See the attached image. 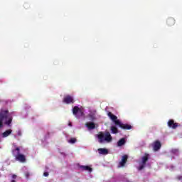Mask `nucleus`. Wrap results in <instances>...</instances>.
<instances>
[{
    "instance_id": "obj_1",
    "label": "nucleus",
    "mask_w": 182,
    "mask_h": 182,
    "mask_svg": "<svg viewBox=\"0 0 182 182\" xmlns=\"http://www.w3.org/2000/svg\"><path fill=\"white\" fill-rule=\"evenodd\" d=\"M107 116L114 123L115 126H119V127H120V129H122L123 130H132V129L133 128V127L130 124L122 123V122H120V119H117V116L113 114V113L110 112H108Z\"/></svg>"
},
{
    "instance_id": "obj_2",
    "label": "nucleus",
    "mask_w": 182,
    "mask_h": 182,
    "mask_svg": "<svg viewBox=\"0 0 182 182\" xmlns=\"http://www.w3.org/2000/svg\"><path fill=\"white\" fill-rule=\"evenodd\" d=\"M4 120H5V124L11 126L12 117H9V111L1 109L0 111V129H2L4 126Z\"/></svg>"
},
{
    "instance_id": "obj_3",
    "label": "nucleus",
    "mask_w": 182,
    "mask_h": 182,
    "mask_svg": "<svg viewBox=\"0 0 182 182\" xmlns=\"http://www.w3.org/2000/svg\"><path fill=\"white\" fill-rule=\"evenodd\" d=\"M97 139L99 143H105V141H107V143H110L112 140H113V137H112V135L110 134V132H107L105 134L101 132L97 135Z\"/></svg>"
},
{
    "instance_id": "obj_4",
    "label": "nucleus",
    "mask_w": 182,
    "mask_h": 182,
    "mask_svg": "<svg viewBox=\"0 0 182 182\" xmlns=\"http://www.w3.org/2000/svg\"><path fill=\"white\" fill-rule=\"evenodd\" d=\"M13 156H15L16 159L18 161H21V163H25L26 161V158L25 157V155L21 154V149L19 147H16L15 149H13L12 151Z\"/></svg>"
},
{
    "instance_id": "obj_5",
    "label": "nucleus",
    "mask_w": 182,
    "mask_h": 182,
    "mask_svg": "<svg viewBox=\"0 0 182 182\" xmlns=\"http://www.w3.org/2000/svg\"><path fill=\"white\" fill-rule=\"evenodd\" d=\"M73 114H74L77 119H80V117H82L85 114L82 109L79 108L77 106H75L73 108Z\"/></svg>"
},
{
    "instance_id": "obj_6",
    "label": "nucleus",
    "mask_w": 182,
    "mask_h": 182,
    "mask_svg": "<svg viewBox=\"0 0 182 182\" xmlns=\"http://www.w3.org/2000/svg\"><path fill=\"white\" fill-rule=\"evenodd\" d=\"M150 157V154L145 153L144 156H142L141 158V163L142 164L139 166V167L138 168V170L141 171L143 170V168H144L145 166H146V163H147V161H149V159Z\"/></svg>"
},
{
    "instance_id": "obj_7",
    "label": "nucleus",
    "mask_w": 182,
    "mask_h": 182,
    "mask_svg": "<svg viewBox=\"0 0 182 182\" xmlns=\"http://www.w3.org/2000/svg\"><path fill=\"white\" fill-rule=\"evenodd\" d=\"M63 102L65 105H70L75 103V99L71 95H66L64 97Z\"/></svg>"
},
{
    "instance_id": "obj_8",
    "label": "nucleus",
    "mask_w": 182,
    "mask_h": 182,
    "mask_svg": "<svg viewBox=\"0 0 182 182\" xmlns=\"http://www.w3.org/2000/svg\"><path fill=\"white\" fill-rule=\"evenodd\" d=\"M168 127H170L171 129H177V127H178V123H175L174 120L173 119H170L168 122Z\"/></svg>"
},
{
    "instance_id": "obj_9",
    "label": "nucleus",
    "mask_w": 182,
    "mask_h": 182,
    "mask_svg": "<svg viewBox=\"0 0 182 182\" xmlns=\"http://www.w3.org/2000/svg\"><path fill=\"white\" fill-rule=\"evenodd\" d=\"M153 147H154V151H159V150L161 149V143L160 142V141H155L154 142Z\"/></svg>"
},
{
    "instance_id": "obj_10",
    "label": "nucleus",
    "mask_w": 182,
    "mask_h": 182,
    "mask_svg": "<svg viewBox=\"0 0 182 182\" xmlns=\"http://www.w3.org/2000/svg\"><path fill=\"white\" fill-rule=\"evenodd\" d=\"M127 159H129V156L127 155H124L122 156V161L119 162V167H124L126 163H127Z\"/></svg>"
},
{
    "instance_id": "obj_11",
    "label": "nucleus",
    "mask_w": 182,
    "mask_h": 182,
    "mask_svg": "<svg viewBox=\"0 0 182 182\" xmlns=\"http://www.w3.org/2000/svg\"><path fill=\"white\" fill-rule=\"evenodd\" d=\"M166 23L168 26H173L176 24V19L173 18L172 17H170L167 18Z\"/></svg>"
},
{
    "instance_id": "obj_12",
    "label": "nucleus",
    "mask_w": 182,
    "mask_h": 182,
    "mask_svg": "<svg viewBox=\"0 0 182 182\" xmlns=\"http://www.w3.org/2000/svg\"><path fill=\"white\" fill-rule=\"evenodd\" d=\"M85 126L89 129V130H93V129L96 128V124L95 122H87Z\"/></svg>"
},
{
    "instance_id": "obj_13",
    "label": "nucleus",
    "mask_w": 182,
    "mask_h": 182,
    "mask_svg": "<svg viewBox=\"0 0 182 182\" xmlns=\"http://www.w3.org/2000/svg\"><path fill=\"white\" fill-rule=\"evenodd\" d=\"M126 144V138H122L117 141L118 147H122V146H124Z\"/></svg>"
},
{
    "instance_id": "obj_14",
    "label": "nucleus",
    "mask_w": 182,
    "mask_h": 182,
    "mask_svg": "<svg viewBox=\"0 0 182 182\" xmlns=\"http://www.w3.org/2000/svg\"><path fill=\"white\" fill-rule=\"evenodd\" d=\"M98 153L100 154H109V151L107 149L105 148H100L98 149Z\"/></svg>"
},
{
    "instance_id": "obj_15",
    "label": "nucleus",
    "mask_w": 182,
    "mask_h": 182,
    "mask_svg": "<svg viewBox=\"0 0 182 182\" xmlns=\"http://www.w3.org/2000/svg\"><path fill=\"white\" fill-rule=\"evenodd\" d=\"M80 168H81V170H84L85 171H89L90 173H92V168L89 166H80Z\"/></svg>"
},
{
    "instance_id": "obj_16",
    "label": "nucleus",
    "mask_w": 182,
    "mask_h": 182,
    "mask_svg": "<svg viewBox=\"0 0 182 182\" xmlns=\"http://www.w3.org/2000/svg\"><path fill=\"white\" fill-rule=\"evenodd\" d=\"M11 133H12V129L6 130V131L2 134V137H8V136H9Z\"/></svg>"
},
{
    "instance_id": "obj_17",
    "label": "nucleus",
    "mask_w": 182,
    "mask_h": 182,
    "mask_svg": "<svg viewBox=\"0 0 182 182\" xmlns=\"http://www.w3.org/2000/svg\"><path fill=\"white\" fill-rule=\"evenodd\" d=\"M110 130L113 134H117V133H119V129L115 126H112L110 127Z\"/></svg>"
},
{
    "instance_id": "obj_18",
    "label": "nucleus",
    "mask_w": 182,
    "mask_h": 182,
    "mask_svg": "<svg viewBox=\"0 0 182 182\" xmlns=\"http://www.w3.org/2000/svg\"><path fill=\"white\" fill-rule=\"evenodd\" d=\"M76 141H77V139H76V138H71L68 141V143H70V144H75V143H76Z\"/></svg>"
},
{
    "instance_id": "obj_19",
    "label": "nucleus",
    "mask_w": 182,
    "mask_h": 182,
    "mask_svg": "<svg viewBox=\"0 0 182 182\" xmlns=\"http://www.w3.org/2000/svg\"><path fill=\"white\" fill-rule=\"evenodd\" d=\"M26 178H29V176H31V173L26 171L24 173Z\"/></svg>"
},
{
    "instance_id": "obj_20",
    "label": "nucleus",
    "mask_w": 182,
    "mask_h": 182,
    "mask_svg": "<svg viewBox=\"0 0 182 182\" xmlns=\"http://www.w3.org/2000/svg\"><path fill=\"white\" fill-rule=\"evenodd\" d=\"M16 175H13L12 176V178H13V180L11 181V182H16V181H15V179L16 178Z\"/></svg>"
},
{
    "instance_id": "obj_21",
    "label": "nucleus",
    "mask_w": 182,
    "mask_h": 182,
    "mask_svg": "<svg viewBox=\"0 0 182 182\" xmlns=\"http://www.w3.org/2000/svg\"><path fill=\"white\" fill-rule=\"evenodd\" d=\"M17 134H18V136H22V132L21 131V130H18V132H17Z\"/></svg>"
},
{
    "instance_id": "obj_22",
    "label": "nucleus",
    "mask_w": 182,
    "mask_h": 182,
    "mask_svg": "<svg viewBox=\"0 0 182 182\" xmlns=\"http://www.w3.org/2000/svg\"><path fill=\"white\" fill-rule=\"evenodd\" d=\"M43 176H44V177H48V176H49V173L48 172H44Z\"/></svg>"
},
{
    "instance_id": "obj_23",
    "label": "nucleus",
    "mask_w": 182,
    "mask_h": 182,
    "mask_svg": "<svg viewBox=\"0 0 182 182\" xmlns=\"http://www.w3.org/2000/svg\"><path fill=\"white\" fill-rule=\"evenodd\" d=\"M24 8H26V9L29 8V4H28L27 3H26V4H24Z\"/></svg>"
},
{
    "instance_id": "obj_24",
    "label": "nucleus",
    "mask_w": 182,
    "mask_h": 182,
    "mask_svg": "<svg viewBox=\"0 0 182 182\" xmlns=\"http://www.w3.org/2000/svg\"><path fill=\"white\" fill-rule=\"evenodd\" d=\"M178 180H181L182 181V176H177Z\"/></svg>"
},
{
    "instance_id": "obj_25",
    "label": "nucleus",
    "mask_w": 182,
    "mask_h": 182,
    "mask_svg": "<svg viewBox=\"0 0 182 182\" xmlns=\"http://www.w3.org/2000/svg\"><path fill=\"white\" fill-rule=\"evenodd\" d=\"M68 126H70V127H72V122H70V123L68 124Z\"/></svg>"
}]
</instances>
